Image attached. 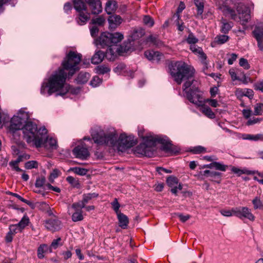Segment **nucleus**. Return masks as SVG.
I'll use <instances>...</instances> for the list:
<instances>
[{
    "label": "nucleus",
    "instance_id": "nucleus-1",
    "mask_svg": "<svg viewBox=\"0 0 263 263\" xmlns=\"http://www.w3.org/2000/svg\"><path fill=\"white\" fill-rule=\"evenodd\" d=\"M82 55L77 52L70 51L66 55L62 62V68L54 71L51 76L42 84L40 92L43 95L48 96L57 92V96H63L70 89V86L66 83L67 73L71 77L78 70V65L81 60Z\"/></svg>",
    "mask_w": 263,
    "mask_h": 263
},
{
    "label": "nucleus",
    "instance_id": "nucleus-2",
    "mask_svg": "<svg viewBox=\"0 0 263 263\" xmlns=\"http://www.w3.org/2000/svg\"><path fill=\"white\" fill-rule=\"evenodd\" d=\"M168 68L170 74L177 84L180 85L184 82L182 89L189 101L198 106L201 105L202 93L199 91L198 81L194 79V68L181 61L172 62Z\"/></svg>",
    "mask_w": 263,
    "mask_h": 263
},
{
    "label": "nucleus",
    "instance_id": "nucleus-3",
    "mask_svg": "<svg viewBox=\"0 0 263 263\" xmlns=\"http://www.w3.org/2000/svg\"><path fill=\"white\" fill-rule=\"evenodd\" d=\"M91 135L95 143L99 145H106L123 152L136 144L134 137L125 134L120 135L118 138L115 130L105 133L99 128L92 129Z\"/></svg>",
    "mask_w": 263,
    "mask_h": 263
},
{
    "label": "nucleus",
    "instance_id": "nucleus-4",
    "mask_svg": "<svg viewBox=\"0 0 263 263\" xmlns=\"http://www.w3.org/2000/svg\"><path fill=\"white\" fill-rule=\"evenodd\" d=\"M139 136L143 139V142L139 145L137 148L138 153L142 155L151 157L153 154V148L157 143L162 144L161 149L165 152H175L173 144L166 137L156 135L151 133L144 136L142 134L141 130L139 131Z\"/></svg>",
    "mask_w": 263,
    "mask_h": 263
},
{
    "label": "nucleus",
    "instance_id": "nucleus-5",
    "mask_svg": "<svg viewBox=\"0 0 263 263\" xmlns=\"http://www.w3.org/2000/svg\"><path fill=\"white\" fill-rule=\"evenodd\" d=\"M22 128L24 138L27 143H32L36 147H41L43 140L45 139V134L47 130L45 127L37 129L36 124L31 122L25 123Z\"/></svg>",
    "mask_w": 263,
    "mask_h": 263
},
{
    "label": "nucleus",
    "instance_id": "nucleus-6",
    "mask_svg": "<svg viewBox=\"0 0 263 263\" xmlns=\"http://www.w3.org/2000/svg\"><path fill=\"white\" fill-rule=\"evenodd\" d=\"M251 8L253 9V5L248 7L242 3H238L236 7L237 14L233 9L227 6H223L221 9L224 15L231 17L232 20L239 22L242 25H245L251 18Z\"/></svg>",
    "mask_w": 263,
    "mask_h": 263
},
{
    "label": "nucleus",
    "instance_id": "nucleus-7",
    "mask_svg": "<svg viewBox=\"0 0 263 263\" xmlns=\"http://www.w3.org/2000/svg\"><path fill=\"white\" fill-rule=\"evenodd\" d=\"M29 118L28 112L22 108L11 119L8 125L9 132L14 134L16 132L22 129L24 124Z\"/></svg>",
    "mask_w": 263,
    "mask_h": 263
},
{
    "label": "nucleus",
    "instance_id": "nucleus-8",
    "mask_svg": "<svg viewBox=\"0 0 263 263\" xmlns=\"http://www.w3.org/2000/svg\"><path fill=\"white\" fill-rule=\"evenodd\" d=\"M123 39V35L120 32L114 33L105 32L101 33L99 39L96 40L97 45H100L102 47L110 46L117 44Z\"/></svg>",
    "mask_w": 263,
    "mask_h": 263
},
{
    "label": "nucleus",
    "instance_id": "nucleus-9",
    "mask_svg": "<svg viewBox=\"0 0 263 263\" xmlns=\"http://www.w3.org/2000/svg\"><path fill=\"white\" fill-rule=\"evenodd\" d=\"M74 9L78 12L77 22L80 25H83L89 20L90 13L83 0H72Z\"/></svg>",
    "mask_w": 263,
    "mask_h": 263
},
{
    "label": "nucleus",
    "instance_id": "nucleus-10",
    "mask_svg": "<svg viewBox=\"0 0 263 263\" xmlns=\"http://www.w3.org/2000/svg\"><path fill=\"white\" fill-rule=\"evenodd\" d=\"M234 215L242 219H248L251 221H254L255 216L251 213V210L246 206H239L232 208Z\"/></svg>",
    "mask_w": 263,
    "mask_h": 263
},
{
    "label": "nucleus",
    "instance_id": "nucleus-11",
    "mask_svg": "<svg viewBox=\"0 0 263 263\" xmlns=\"http://www.w3.org/2000/svg\"><path fill=\"white\" fill-rule=\"evenodd\" d=\"M126 49L123 48L122 47L118 46L117 45H113L109 46L105 54V57L110 61H114L118 55L121 54Z\"/></svg>",
    "mask_w": 263,
    "mask_h": 263
},
{
    "label": "nucleus",
    "instance_id": "nucleus-12",
    "mask_svg": "<svg viewBox=\"0 0 263 263\" xmlns=\"http://www.w3.org/2000/svg\"><path fill=\"white\" fill-rule=\"evenodd\" d=\"M167 185L171 187V192L177 195L178 191L182 189V185L178 183V179L175 176H169L166 179Z\"/></svg>",
    "mask_w": 263,
    "mask_h": 263
},
{
    "label": "nucleus",
    "instance_id": "nucleus-13",
    "mask_svg": "<svg viewBox=\"0 0 263 263\" xmlns=\"http://www.w3.org/2000/svg\"><path fill=\"white\" fill-rule=\"evenodd\" d=\"M88 5L92 14H99L102 11V3L100 0H85Z\"/></svg>",
    "mask_w": 263,
    "mask_h": 263
},
{
    "label": "nucleus",
    "instance_id": "nucleus-14",
    "mask_svg": "<svg viewBox=\"0 0 263 263\" xmlns=\"http://www.w3.org/2000/svg\"><path fill=\"white\" fill-rule=\"evenodd\" d=\"M72 153L77 158L85 160L89 156L87 147L84 145H78L72 150Z\"/></svg>",
    "mask_w": 263,
    "mask_h": 263
},
{
    "label": "nucleus",
    "instance_id": "nucleus-15",
    "mask_svg": "<svg viewBox=\"0 0 263 263\" xmlns=\"http://www.w3.org/2000/svg\"><path fill=\"white\" fill-rule=\"evenodd\" d=\"M253 36L257 42V46L260 50H263V25L256 26L253 31Z\"/></svg>",
    "mask_w": 263,
    "mask_h": 263
},
{
    "label": "nucleus",
    "instance_id": "nucleus-16",
    "mask_svg": "<svg viewBox=\"0 0 263 263\" xmlns=\"http://www.w3.org/2000/svg\"><path fill=\"white\" fill-rule=\"evenodd\" d=\"M45 227L47 230L55 232L61 228V222L58 219H50L45 221Z\"/></svg>",
    "mask_w": 263,
    "mask_h": 263
},
{
    "label": "nucleus",
    "instance_id": "nucleus-17",
    "mask_svg": "<svg viewBox=\"0 0 263 263\" xmlns=\"http://www.w3.org/2000/svg\"><path fill=\"white\" fill-rule=\"evenodd\" d=\"M47 133L45 134V139L43 140L42 146L48 150L55 149L58 147L57 141L56 139L53 138H48Z\"/></svg>",
    "mask_w": 263,
    "mask_h": 263
},
{
    "label": "nucleus",
    "instance_id": "nucleus-18",
    "mask_svg": "<svg viewBox=\"0 0 263 263\" xmlns=\"http://www.w3.org/2000/svg\"><path fill=\"white\" fill-rule=\"evenodd\" d=\"M144 55L148 60L155 62H158L163 57L161 53L154 50L146 51Z\"/></svg>",
    "mask_w": 263,
    "mask_h": 263
},
{
    "label": "nucleus",
    "instance_id": "nucleus-19",
    "mask_svg": "<svg viewBox=\"0 0 263 263\" xmlns=\"http://www.w3.org/2000/svg\"><path fill=\"white\" fill-rule=\"evenodd\" d=\"M122 17L117 14L111 15L108 18L109 27L111 29H116L122 23Z\"/></svg>",
    "mask_w": 263,
    "mask_h": 263
},
{
    "label": "nucleus",
    "instance_id": "nucleus-20",
    "mask_svg": "<svg viewBox=\"0 0 263 263\" xmlns=\"http://www.w3.org/2000/svg\"><path fill=\"white\" fill-rule=\"evenodd\" d=\"M190 49L196 55H197L201 62L206 66L207 65L206 59V56L203 52L201 48L197 47L196 45H191Z\"/></svg>",
    "mask_w": 263,
    "mask_h": 263
},
{
    "label": "nucleus",
    "instance_id": "nucleus-21",
    "mask_svg": "<svg viewBox=\"0 0 263 263\" xmlns=\"http://www.w3.org/2000/svg\"><path fill=\"white\" fill-rule=\"evenodd\" d=\"M231 171L233 173L237 175L238 176H240L242 174L253 175L255 174V171L249 170L246 168L241 169L235 166H233L232 167Z\"/></svg>",
    "mask_w": 263,
    "mask_h": 263
},
{
    "label": "nucleus",
    "instance_id": "nucleus-22",
    "mask_svg": "<svg viewBox=\"0 0 263 263\" xmlns=\"http://www.w3.org/2000/svg\"><path fill=\"white\" fill-rule=\"evenodd\" d=\"M117 8V3L116 1H109L106 4L105 10L108 14H111L116 11Z\"/></svg>",
    "mask_w": 263,
    "mask_h": 263
},
{
    "label": "nucleus",
    "instance_id": "nucleus-23",
    "mask_svg": "<svg viewBox=\"0 0 263 263\" xmlns=\"http://www.w3.org/2000/svg\"><path fill=\"white\" fill-rule=\"evenodd\" d=\"M117 215L119 220V226L122 229H126L129 222L128 217L122 213Z\"/></svg>",
    "mask_w": 263,
    "mask_h": 263
},
{
    "label": "nucleus",
    "instance_id": "nucleus-24",
    "mask_svg": "<svg viewBox=\"0 0 263 263\" xmlns=\"http://www.w3.org/2000/svg\"><path fill=\"white\" fill-rule=\"evenodd\" d=\"M104 57V53L101 50H99L91 58V62L94 64H99L103 61Z\"/></svg>",
    "mask_w": 263,
    "mask_h": 263
},
{
    "label": "nucleus",
    "instance_id": "nucleus-25",
    "mask_svg": "<svg viewBox=\"0 0 263 263\" xmlns=\"http://www.w3.org/2000/svg\"><path fill=\"white\" fill-rule=\"evenodd\" d=\"M90 75L85 72H81L78 76L76 81L79 84L86 83L89 80Z\"/></svg>",
    "mask_w": 263,
    "mask_h": 263
},
{
    "label": "nucleus",
    "instance_id": "nucleus-26",
    "mask_svg": "<svg viewBox=\"0 0 263 263\" xmlns=\"http://www.w3.org/2000/svg\"><path fill=\"white\" fill-rule=\"evenodd\" d=\"M144 34V31L141 28L133 29L130 32V36L133 40H138Z\"/></svg>",
    "mask_w": 263,
    "mask_h": 263
},
{
    "label": "nucleus",
    "instance_id": "nucleus-27",
    "mask_svg": "<svg viewBox=\"0 0 263 263\" xmlns=\"http://www.w3.org/2000/svg\"><path fill=\"white\" fill-rule=\"evenodd\" d=\"M242 139L245 140H250L253 141L263 140V135L257 134L253 135L250 134H245L242 135Z\"/></svg>",
    "mask_w": 263,
    "mask_h": 263
},
{
    "label": "nucleus",
    "instance_id": "nucleus-28",
    "mask_svg": "<svg viewBox=\"0 0 263 263\" xmlns=\"http://www.w3.org/2000/svg\"><path fill=\"white\" fill-rule=\"evenodd\" d=\"M114 71L118 74H123L126 75V73L128 72L127 70L126 69V66L123 63L119 64L115 68Z\"/></svg>",
    "mask_w": 263,
    "mask_h": 263
},
{
    "label": "nucleus",
    "instance_id": "nucleus-29",
    "mask_svg": "<svg viewBox=\"0 0 263 263\" xmlns=\"http://www.w3.org/2000/svg\"><path fill=\"white\" fill-rule=\"evenodd\" d=\"M98 196V194H96V193L84 194L83 195V198H82V200L84 203V204L86 205L91 200L97 197Z\"/></svg>",
    "mask_w": 263,
    "mask_h": 263
},
{
    "label": "nucleus",
    "instance_id": "nucleus-30",
    "mask_svg": "<svg viewBox=\"0 0 263 263\" xmlns=\"http://www.w3.org/2000/svg\"><path fill=\"white\" fill-rule=\"evenodd\" d=\"M66 181L71 184L73 187L79 189L81 187V184L78 179L72 177L68 176L66 178Z\"/></svg>",
    "mask_w": 263,
    "mask_h": 263
},
{
    "label": "nucleus",
    "instance_id": "nucleus-31",
    "mask_svg": "<svg viewBox=\"0 0 263 263\" xmlns=\"http://www.w3.org/2000/svg\"><path fill=\"white\" fill-rule=\"evenodd\" d=\"M106 22V19L103 15H100L96 18H93L91 20V23L92 24H97L99 26H104Z\"/></svg>",
    "mask_w": 263,
    "mask_h": 263
},
{
    "label": "nucleus",
    "instance_id": "nucleus-32",
    "mask_svg": "<svg viewBox=\"0 0 263 263\" xmlns=\"http://www.w3.org/2000/svg\"><path fill=\"white\" fill-rule=\"evenodd\" d=\"M202 175L206 176V177H210L213 179L216 178H220L221 177V173L217 172L215 171H211L210 170H205L203 172Z\"/></svg>",
    "mask_w": 263,
    "mask_h": 263
},
{
    "label": "nucleus",
    "instance_id": "nucleus-33",
    "mask_svg": "<svg viewBox=\"0 0 263 263\" xmlns=\"http://www.w3.org/2000/svg\"><path fill=\"white\" fill-rule=\"evenodd\" d=\"M95 70L97 73L99 74H104L110 71V69L106 65H102L97 66L95 68Z\"/></svg>",
    "mask_w": 263,
    "mask_h": 263
},
{
    "label": "nucleus",
    "instance_id": "nucleus-34",
    "mask_svg": "<svg viewBox=\"0 0 263 263\" xmlns=\"http://www.w3.org/2000/svg\"><path fill=\"white\" fill-rule=\"evenodd\" d=\"M68 171H71L74 173L81 176L85 175L88 172L87 169L79 167H71Z\"/></svg>",
    "mask_w": 263,
    "mask_h": 263
},
{
    "label": "nucleus",
    "instance_id": "nucleus-35",
    "mask_svg": "<svg viewBox=\"0 0 263 263\" xmlns=\"http://www.w3.org/2000/svg\"><path fill=\"white\" fill-rule=\"evenodd\" d=\"M48 249V246L47 245L43 244L40 245L37 249V257L40 258L44 257V253Z\"/></svg>",
    "mask_w": 263,
    "mask_h": 263
},
{
    "label": "nucleus",
    "instance_id": "nucleus-36",
    "mask_svg": "<svg viewBox=\"0 0 263 263\" xmlns=\"http://www.w3.org/2000/svg\"><path fill=\"white\" fill-rule=\"evenodd\" d=\"M194 3L197 8V15H201L204 8V3L202 0H194Z\"/></svg>",
    "mask_w": 263,
    "mask_h": 263
},
{
    "label": "nucleus",
    "instance_id": "nucleus-37",
    "mask_svg": "<svg viewBox=\"0 0 263 263\" xmlns=\"http://www.w3.org/2000/svg\"><path fill=\"white\" fill-rule=\"evenodd\" d=\"M202 112L210 119H214L215 117L214 113L209 107L204 106L202 107Z\"/></svg>",
    "mask_w": 263,
    "mask_h": 263
},
{
    "label": "nucleus",
    "instance_id": "nucleus-38",
    "mask_svg": "<svg viewBox=\"0 0 263 263\" xmlns=\"http://www.w3.org/2000/svg\"><path fill=\"white\" fill-rule=\"evenodd\" d=\"M185 9V5L184 3L182 2H181L179 4V5L177 8L176 13L174 14L173 16V18H177V20H180V14L181 13V12Z\"/></svg>",
    "mask_w": 263,
    "mask_h": 263
},
{
    "label": "nucleus",
    "instance_id": "nucleus-39",
    "mask_svg": "<svg viewBox=\"0 0 263 263\" xmlns=\"http://www.w3.org/2000/svg\"><path fill=\"white\" fill-rule=\"evenodd\" d=\"M147 42H150L155 45L159 46L161 44V41L158 39V36L150 35L146 39Z\"/></svg>",
    "mask_w": 263,
    "mask_h": 263
},
{
    "label": "nucleus",
    "instance_id": "nucleus-40",
    "mask_svg": "<svg viewBox=\"0 0 263 263\" xmlns=\"http://www.w3.org/2000/svg\"><path fill=\"white\" fill-rule=\"evenodd\" d=\"M229 38V36L226 35H217L215 38V42L218 44H222L227 42Z\"/></svg>",
    "mask_w": 263,
    "mask_h": 263
},
{
    "label": "nucleus",
    "instance_id": "nucleus-41",
    "mask_svg": "<svg viewBox=\"0 0 263 263\" xmlns=\"http://www.w3.org/2000/svg\"><path fill=\"white\" fill-rule=\"evenodd\" d=\"M85 204L82 200L79 201L78 202L73 203L71 207L75 211H82V209L85 208Z\"/></svg>",
    "mask_w": 263,
    "mask_h": 263
},
{
    "label": "nucleus",
    "instance_id": "nucleus-42",
    "mask_svg": "<svg viewBox=\"0 0 263 263\" xmlns=\"http://www.w3.org/2000/svg\"><path fill=\"white\" fill-rule=\"evenodd\" d=\"M71 218L72 221L74 222L82 220L83 219L82 211H75V212L72 215Z\"/></svg>",
    "mask_w": 263,
    "mask_h": 263
},
{
    "label": "nucleus",
    "instance_id": "nucleus-43",
    "mask_svg": "<svg viewBox=\"0 0 263 263\" xmlns=\"http://www.w3.org/2000/svg\"><path fill=\"white\" fill-rule=\"evenodd\" d=\"M263 114V104L257 103L254 106V115L256 116Z\"/></svg>",
    "mask_w": 263,
    "mask_h": 263
},
{
    "label": "nucleus",
    "instance_id": "nucleus-44",
    "mask_svg": "<svg viewBox=\"0 0 263 263\" xmlns=\"http://www.w3.org/2000/svg\"><path fill=\"white\" fill-rule=\"evenodd\" d=\"M143 22L146 26L152 27L154 24V20L149 15H145L143 18Z\"/></svg>",
    "mask_w": 263,
    "mask_h": 263
},
{
    "label": "nucleus",
    "instance_id": "nucleus-45",
    "mask_svg": "<svg viewBox=\"0 0 263 263\" xmlns=\"http://www.w3.org/2000/svg\"><path fill=\"white\" fill-rule=\"evenodd\" d=\"M29 222V218L27 216H24L21 220L17 224L22 230L26 227Z\"/></svg>",
    "mask_w": 263,
    "mask_h": 263
},
{
    "label": "nucleus",
    "instance_id": "nucleus-46",
    "mask_svg": "<svg viewBox=\"0 0 263 263\" xmlns=\"http://www.w3.org/2000/svg\"><path fill=\"white\" fill-rule=\"evenodd\" d=\"M252 203L254 206V209H261L263 208V203L260 200V199L258 197H255L253 200H252Z\"/></svg>",
    "mask_w": 263,
    "mask_h": 263
},
{
    "label": "nucleus",
    "instance_id": "nucleus-47",
    "mask_svg": "<svg viewBox=\"0 0 263 263\" xmlns=\"http://www.w3.org/2000/svg\"><path fill=\"white\" fill-rule=\"evenodd\" d=\"M232 27V25L231 23L223 22L221 27V31L223 33H227Z\"/></svg>",
    "mask_w": 263,
    "mask_h": 263
},
{
    "label": "nucleus",
    "instance_id": "nucleus-48",
    "mask_svg": "<svg viewBox=\"0 0 263 263\" xmlns=\"http://www.w3.org/2000/svg\"><path fill=\"white\" fill-rule=\"evenodd\" d=\"M237 80L241 81L244 84H247L249 82H252L251 78L246 76L243 72L240 73V76H239V79Z\"/></svg>",
    "mask_w": 263,
    "mask_h": 263
},
{
    "label": "nucleus",
    "instance_id": "nucleus-49",
    "mask_svg": "<svg viewBox=\"0 0 263 263\" xmlns=\"http://www.w3.org/2000/svg\"><path fill=\"white\" fill-rule=\"evenodd\" d=\"M194 154H200L206 152V148L202 146H197L194 147L191 149Z\"/></svg>",
    "mask_w": 263,
    "mask_h": 263
},
{
    "label": "nucleus",
    "instance_id": "nucleus-50",
    "mask_svg": "<svg viewBox=\"0 0 263 263\" xmlns=\"http://www.w3.org/2000/svg\"><path fill=\"white\" fill-rule=\"evenodd\" d=\"M111 204L112 205L113 210L115 211L117 214L121 213L120 212H119L120 204L118 202L117 198L114 199V201L111 203Z\"/></svg>",
    "mask_w": 263,
    "mask_h": 263
},
{
    "label": "nucleus",
    "instance_id": "nucleus-51",
    "mask_svg": "<svg viewBox=\"0 0 263 263\" xmlns=\"http://www.w3.org/2000/svg\"><path fill=\"white\" fill-rule=\"evenodd\" d=\"M45 178L44 177H38L35 181V185L37 187H41L45 185Z\"/></svg>",
    "mask_w": 263,
    "mask_h": 263
},
{
    "label": "nucleus",
    "instance_id": "nucleus-52",
    "mask_svg": "<svg viewBox=\"0 0 263 263\" xmlns=\"http://www.w3.org/2000/svg\"><path fill=\"white\" fill-rule=\"evenodd\" d=\"M186 41L189 44L195 45V44L198 42V40L192 33H190L186 39Z\"/></svg>",
    "mask_w": 263,
    "mask_h": 263
},
{
    "label": "nucleus",
    "instance_id": "nucleus-53",
    "mask_svg": "<svg viewBox=\"0 0 263 263\" xmlns=\"http://www.w3.org/2000/svg\"><path fill=\"white\" fill-rule=\"evenodd\" d=\"M22 230L20 228L17 224H12L9 227V232L14 235L18 232H21Z\"/></svg>",
    "mask_w": 263,
    "mask_h": 263
},
{
    "label": "nucleus",
    "instance_id": "nucleus-54",
    "mask_svg": "<svg viewBox=\"0 0 263 263\" xmlns=\"http://www.w3.org/2000/svg\"><path fill=\"white\" fill-rule=\"evenodd\" d=\"M227 165H225L218 162H214V168L217 170L225 171L227 168Z\"/></svg>",
    "mask_w": 263,
    "mask_h": 263
},
{
    "label": "nucleus",
    "instance_id": "nucleus-55",
    "mask_svg": "<svg viewBox=\"0 0 263 263\" xmlns=\"http://www.w3.org/2000/svg\"><path fill=\"white\" fill-rule=\"evenodd\" d=\"M102 82V80L98 76H95L93 78L92 80L90 81V84L93 87L98 86Z\"/></svg>",
    "mask_w": 263,
    "mask_h": 263
},
{
    "label": "nucleus",
    "instance_id": "nucleus-56",
    "mask_svg": "<svg viewBox=\"0 0 263 263\" xmlns=\"http://www.w3.org/2000/svg\"><path fill=\"white\" fill-rule=\"evenodd\" d=\"M25 167L27 169H31L37 167V163L35 161H29L25 163Z\"/></svg>",
    "mask_w": 263,
    "mask_h": 263
},
{
    "label": "nucleus",
    "instance_id": "nucleus-57",
    "mask_svg": "<svg viewBox=\"0 0 263 263\" xmlns=\"http://www.w3.org/2000/svg\"><path fill=\"white\" fill-rule=\"evenodd\" d=\"M239 65L246 69L250 68V65L248 63L247 60L244 58H241L239 60Z\"/></svg>",
    "mask_w": 263,
    "mask_h": 263
},
{
    "label": "nucleus",
    "instance_id": "nucleus-58",
    "mask_svg": "<svg viewBox=\"0 0 263 263\" xmlns=\"http://www.w3.org/2000/svg\"><path fill=\"white\" fill-rule=\"evenodd\" d=\"M90 32L91 36L92 37H96L99 32V28L96 26H92L90 28Z\"/></svg>",
    "mask_w": 263,
    "mask_h": 263
},
{
    "label": "nucleus",
    "instance_id": "nucleus-59",
    "mask_svg": "<svg viewBox=\"0 0 263 263\" xmlns=\"http://www.w3.org/2000/svg\"><path fill=\"white\" fill-rule=\"evenodd\" d=\"M255 90H259L263 92V81H259L254 84Z\"/></svg>",
    "mask_w": 263,
    "mask_h": 263
},
{
    "label": "nucleus",
    "instance_id": "nucleus-60",
    "mask_svg": "<svg viewBox=\"0 0 263 263\" xmlns=\"http://www.w3.org/2000/svg\"><path fill=\"white\" fill-rule=\"evenodd\" d=\"M220 213L221 215L226 217H230L234 215L232 209L231 210L223 209L220 211Z\"/></svg>",
    "mask_w": 263,
    "mask_h": 263
},
{
    "label": "nucleus",
    "instance_id": "nucleus-61",
    "mask_svg": "<svg viewBox=\"0 0 263 263\" xmlns=\"http://www.w3.org/2000/svg\"><path fill=\"white\" fill-rule=\"evenodd\" d=\"M177 215L180 218V220L182 222H184L186 221L191 217L190 215H188V214L186 215H183L182 214L178 213V214H177Z\"/></svg>",
    "mask_w": 263,
    "mask_h": 263
},
{
    "label": "nucleus",
    "instance_id": "nucleus-62",
    "mask_svg": "<svg viewBox=\"0 0 263 263\" xmlns=\"http://www.w3.org/2000/svg\"><path fill=\"white\" fill-rule=\"evenodd\" d=\"M245 96L248 97L250 99H252L253 97V91L251 89H244Z\"/></svg>",
    "mask_w": 263,
    "mask_h": 263
},
{
    "label": "nucleus",
    "instance_id": "nucleus-63",
    "mask_svg": "<svg viewBox=\"0 0 263 263\" xmlns=\"http://www.w3.org/2000/svg\"><path fill=\"white\" fill-rule=\"evenodd\" d=\"M9 165L14 170L17 172H23V171L18 166L17 163H15V162L11 161L9 162Z\"/></svg>",
    "mask_w": 263,
    "mask_h": 263
},
{
    "label": "nucleus",
    "instance_id": "nucleus-64",
    "mask_svg": "<svg viewBox=\"0 0 263 263\" xmlns=\"http://www.w3.org/2000/svg\"><path fill=\"white\" fill-rule=\"evenodd\" d=\"M39 209L43 211H46L49 209V206L46 203L42 202L39 203Z\"/></svg>",
    "mask_w": 263,
    "mask_h": 263
}]
</instances>
